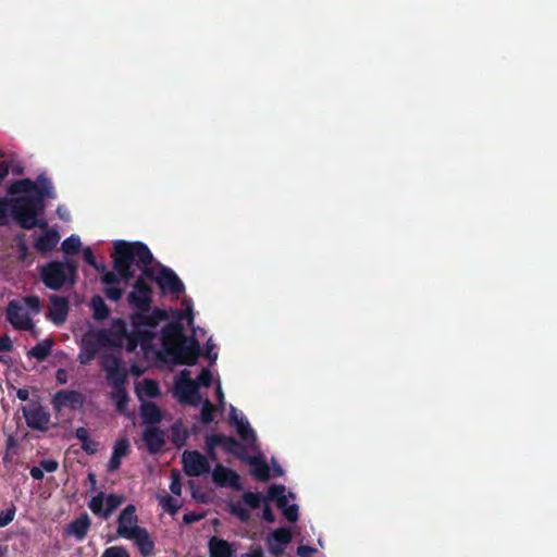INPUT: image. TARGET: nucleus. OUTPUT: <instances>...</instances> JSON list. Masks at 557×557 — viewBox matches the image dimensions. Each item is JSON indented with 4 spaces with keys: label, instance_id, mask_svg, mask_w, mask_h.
<instances>
[{
    "label": "nucleus",
    "instance_id": "6e6552de",
    "mask_svg": "<svg viewBox=\"0 0 557 557\" xmlns=\"http://www.w3.org/2000/svg\"><path fill=\"white\" fill-rule=\"evenodd\" d=\"M49 187L54 190L53 184L45 173L37 176L36 181L30 178L16 180L9 186V194L21 195V194H33L32 196H39L42 187Z\"/></svg>",
    "mask_w": 557,
    "mask_h": 557
},
{
    "label": "nucleus",
    "instance_id": "e433bc0d",
    "mask_svg": "<svg viewBox=\"0 0 557 557\" xmlns=\"http://www.w3.org/2000/svg\"><path fill=\"white\" fill-rule=\"evenodd\" d=\"M16 240V252L20 261L24 262L29 257V248L25 243V234H18Z\"/></svg>",
    "mask_w": 557,
    "mask_h": 557
},
{
    "label": "nucleus",
    "instance_id": "72a5a7b5",
    "mask_svg": "<svg viewBox=\"0 0 557 557\" xmlns=\"http://www.w3.org/2000/svg\"><path fill=\"white\" fill-rule=\"evenodd\" d=\"M111 399L114 401L116 410L124 412L129 399L125 386L114 387L111 393Z\"/></svg>",
    "mask_w": 557,
    "mask_h": 557
},
{
    "label": "nucleus",
    "instance_id": "412c9836",
    "mask_svg": "<svg viewBox=\"0 0 557 557\" xmlns=\"http://www.w3.org/2000/svg\"><path fill=\"white\" fill-rule=\"evenodd\" d=\"M165 432L159 426H147L143 432V441L151 455L160 453L165 445Z\"/></svg>",
    "mask_w": 557,
    "mask_h": 557
},
{
    "label": "nucleus",
    "instance_id": "9d476101",
    "mask_svg": "<svg viewBox=\"0 0 557 557\" xmlns=\"http://www.w3.org/2000/svg\"><path fill=\"white\" fill-rule=\"evenodd\" d=\"M157 285L162 294L180 296L185 292V285L177 274L172 269L160 263L158 268Z\"/></svg>",
    "mask_w": 557,
    "mask_h": 557
},
{
    "label": "nucleus",
    "instance_id": "1a4fd4ad",
    "mask_svg": "<svg viewBox=\"0 0 557 557\" xmlns=\"http://www.w3.org/2000/svg\"><path fill=\"white\" fill-rule=\"evenodd\" d=\"M101 368L107 374L108 382L114 387H124L128 371L122 366V360L115 356H106L101 360Z\"/></svg>",
    "mask_w": 557,
    "mask_h": 557
},
{
    "label": "nucleus",
    "instance_id": "20e7f679",
    "mask_svg": "<svg viewBox=\"0 0 557 557\" xmlns=\"http://www.w3.org/2000/svg\"><path fill=\"white\" fill-rule=\"evenodd\" d=\"M77 269V263L69 258L64 261L53 260L39 267V276L47 288L60 290L66 284L76 283Z\"/></svg>",
    "mask_w": 557,
    "mask_h": 557
},
{
    "label": "nucleus",
    "instance_id": "c85d7f7f",
    "mask_svg": "<svg viewBox=\"0 0 557 557\" xmlns=\"http://www.w3.org/2000/svg\"><path fill=\"white\" fill-rule=\"evenodd\" d=\"M91 521L89 516L84 512L78 518L73 520L69 527V533L73 534L78 541H83L90 528Z\"/></svg>",
    "mask_w": 557,
    "mask_h": 557
},
{
    "label": "nucleus",
    "instance_id": "58836bf2",
    "mask_svg": "<svg viewBox=\"0 0 557 557\" xmlns=\"http://www.w3.org/2000/svg\"><path fill=\"white\" fill-rule=\"evenodd\" d=\"M143 391L150 398H156L161 394L158 382L151 379L144 380Z\"/></svg>",
    "mask_w": 557,
    "mask_h": 557
},
{
    "label": "nucleus",
    "instance_id": "bf43d9fd",
    "mask_svg": "<svg viewBox=\"0 0 557 557\" xmlns=\"http://www.w3.org/2000/svg\"><path fill=\"white\" fill-rule=\"evenodd\" d=\"M262 518L269 523H273L275 521V515L268 504L264 505Z\"/></svg>",
    "mask_w": 557,
    "mask_h": 557
},
{
    "label": "nucleus",
    "instance_id": "f704fd0d",
    "mask_svg": "<svg viewBox=\"0 0 557 557\" xmlns=\"http://www.w3.org/2000/svg\"><path fill=\"white\" fill-rule=\"evenodd\" d=\"M82 246L81 238L77 235H71L65 238L61 245V249L66 256L76 255Z\"/></svg>",
    "mask_w": 557,
    "mask_h": 557
},
{
    "label": "nucleus",
    "instance_id": "2f4dec72",
    "mask_svg": "<svg viewBox=\"0 0 557 557\" xmlns=\"http://www.w3.org/2000/svg\"><path fill=\"white\" fill-rule=\"evenodd\" d=\"M52 339H44L37 343L29 351L28 356L37 359L38 361H44L50 354L53 346Z\"/></svg>",
    "mask_w": 557,
    "mask_h": 557
},
{
    "label": "nucleus",
    "instance_id": "79ce46f5",
    "mask_svg": "<svg viewBox=\"0 0 557 557\" xmlns=\"http://www.w3.org/2000/svg\"><path fill=\"white\" fill-rule=\"evenodd\" d=\"M230 511L243 522H247L250 519L249 510L239 503L231 505Z\"/></svg>",
    "mask_w": 557,
    "mask_h": 557
},
{
    "label": "nucleus",
    "instance_id": "dca6fc26",
    "mask_svg": "<svg viewBox=\"0 0 557 557\" xmlns=\"http://www.w3.org/2000/svg\"><path fill=\"white\" fill-rule=\"evenodd\" d=\"M84 404L85 396L78 391L61 389L52 398V405L55 410H61L65 407L71 410H78L84 407Z\"/></svg>",
    "mask_w": 557,
    "mask_h": 557
},
{
    "label": "nucleus",
    "instance_id": "052dcab7",
    "mask_svg": "<svg viewBox=\"0 0 557 557\" xmlns=\"http://www.w3.org/2000/svg\"><path fill=\"white\" fill-rule=\"evenodd\" d=\"M214 348V344L211 342V339H209L207 343H206V352H205V357L208 358L211 362H215L216 358H218V355L216 354H212V349Z\"/></svg>",
    "mask_w": 557,
    "mask_h": 557
},
{
    "label": "nucleus",
    "instance_id": "338daca9",
    "mask_svg": "<svg viewBox=\"0 0 557 557\" xmlns=\"http://www.w3.org/2000/svg\"><path fill=\"white\" fill-rule=\"evenodd\" d=\"M243 557H264L263 549L260 546H256L250 549L249 553L242 555Z\"/></svg>",
    "mask_w": 557,
    "mask_h": 557
},
{
    "label": "nucleus",
    "instance_id": "6ab92c4d",
    "mask_svg": "<svg viewBox=\"0 0 557 557\" xmlns=\"http://www.w3.org/2000/svg\"><path fill=\"white\" fill-rule=\"evenodd\" d=\"M290 541V530L287 528H278L267 537L268 550L271 555L278 557L284 553L285 547Z\"/></svg>",
    "mask_w": 557,
    "mask_h": 557
},
{
    "label": "nucleus",
    "instance_id": "de8ad7c7",
    "mask_svg": "<svg viewBox=\"0 0 557 557\" xmlns=\"http://www.w3.org/2000/svg\"><path fill=\"white\" fill-rule=\"evenodd\" d=\"M121 281H123V280L121 278V276H120V274L117 273L116 270H115V272L107 271V272L103 273V275H101V282L106 286L116 285Z\"/></svg>",
    "mask_w": 557,
    "mask_h": 557
},
{
    "label": "nucleus",
    "instance_id": "ddd939ff",
    "mask_svg": "<svg viewBox=\"0 0 557 557\" xmlns=\"http://www.w3.org/2000/svg\"><path fill=\"white\" fill-rule=\"evenodd\" d=\"M175 387L180 394V400L182 403L197 406L200 399L198 394V386L194 380L189 377V371L183 370L178 375Z\"/></svg>",
    "mask_w": 557,
    "mask_h": 557
},
{
    "label": "nucleus",
    "instance_id": "473e14b6",
    "mask_svg": "<svg viewBox=\"0 0 557 557\" xmlns=\"http://www.w3.org/2000/svg\"><path fill=\"white\" fill-rule=\"evenodd\" d=\"M236 431L240 440L248 445H252L257 441L255 431L251 429L248 421L240 419L236 425Z\"/></svg>",
    "mask_w": 557,
    "mask_h": 557
},
{
    "label": "nucleus",
    "instance_id": "e2e57ef3",
    "mask_svg": "<svg viewBox=\"0 0 557 557\" xmlns=\"http://www.w3.org/2000/svg\"><path fill=\"white\" fill-rule=\"evenodd\" d=\"M12 347V341L8 335L0 336V351H10Z\"/></svg>",
    "mask_w": 557,
    "mask_h": 557
},
{
    "label": "nucleus",
    "instance_id": "bb28decb",
    "mask_svg": "<svg viewBox=\"0 0 557 557\" xmlns=\"http://www.w3.org/2000/svg\"><path fill=\"white\" fill-rule=\"evenodd\" d=\"M140 417L148 426H157L163 418L161 409L152 401H146L141 405Z\"/></svg>",
    "mask_w": 557,
    "mask_h": 557
},
{
    "label": "nucleus",
    "instance_id": "c756f323",
    "mask_svg": "<svg viewBox=\"0 0 557 557\" xmlns=\"http://www.w3.org/2000/svg\"><path fill=\"white\" fill-rule=\"evenodd\" d=\"M245 460L252 467L251 474L261 482L270 479V469L268 463L259 456L249 457Z\"/></svg>",
    "mask_w": 557,
    "mask_h": 557
},
{
    "label": "nucleus",
    "instance_id": "0eeeda50",
    "mask_svg": "<svg viewBox=\"0 0 557 557\" xmlns=\"http://www.w3.org/2000/svg\"><path fill=\"white\" fill-rule=\"evenodd\" d=\"M133 288L134 289L127 296L128 304L133 308L138 309V311H149L152 302V287L144 277H138L135 281Z\"/></svg>",
    "mask_w": 557,
    "mask_h": 557
},
{
    "label": "nucleus",
    "instance_id": "774afa93",
    "mask_svg": "<svg viewBox=\"0 0 557 557\" xmlns=\"http://www.w3.org/2000/svg\"><path fill=\"white\" fill-rule=\"evenodd\" d=\"M29 473H30V476L34 480H38V481L42 480L44 475H45V473H44V471H42L40 466L39 467H32Z\"/></svg>",
    "mask_w": 557,
    "mask_h": 557
},
{
    "label": "nucleus",
    "instance_id": "f257e3e1",
    "mask_svg": "<svg viewBox=\"0 0 557 557\" xmlns=\"http://www.w3.org/2000/svg\"><path fill=\"white\" fill-rule=\"evenodd\" d=\"M113 268L117 271L124 283H129L135 276L133 268L135 261L141 268L145 280L148 278L157 283L158 270L150 267L153 256L148 246L141 242L128 243L125 240H116L113 244V252L111 255Z\"/></svg>",
    "mask_w": 557,
    "mask_h": 557
},
{
    "label": "nucleus",
    "instance_id": "a878e982",
    "mask_svg": "<svg viewBox=\"0 0 557 557\" xmlns=\"http://www.w3.org/2000/svg\"><path fill=\"white\" fill-rule=\"evenodd\" d=\"M129 454V443L127 438L122 437L116 440L112 455L107 465L108 472H114L120 469L122 463V458L126 457Z\"/></svg>",
    "mask_w": 557,
    "mask_h": 557
},
{
    "label": "nucleus",
    "instance_id": "c03bdc74",
    "mask_svg": "<svg viewBox=\"0 0 557 557\" xmlns=\"http://www.w3.org/2000/svg\"><path fill=\"white\" fill-rule=\"evenodd\" d=\"M16 507L12 504L5 510L0 511V528L7 527L15 517Z\"/></svg>",
    "mask_w": 557,
    "mask_h": 557
},
{
    "label": "nucleus",
    "instance_id": "f8f14e48",
    "mask_svg": "<svg viewBox=\"0 0 557 557\" xmlns=\"http://www.w3.org/2000/svg\"><path fill=\"white\" fill-rule=\"evenodd\" d=\"M107 339L108 337L104 331H99L95 335L84 337L78 354L79 363L84 366L89 364Z\"/></svg>",
    "mask_w": 557,
    "mask_h": 557
},
{
    "label": "nucleus",
    "instance_id": "37998d69",
    "mask_svg": "<svg viewBox=\"0 0 557 557\" xmlns=\"http://www.w3.org/2000/svg\"><path fill=\"white\" fill-rule=\"evenodd\" d=\"M101 557H131V555L124 546H111L104 549Z\"/></svg>",
    "mask_w": 557,
    "mask_h": 557
},
{
    "label": "nucleus",
    "instance_id": "f03ea898",
    "mask_svg": "<svg viewBox=\"0 0 557 557\" xmlns=\"http://www.w3.org/2000/svg\"><path fill=\"white\" fill-rule=\"evenodd\" d=\"M55 190L42 187L39 196H18L10 199V215L23 230L35 227L46 228L48 222L42 218L46 211V200L55 199Z\"/></svg>",
    "mask_w": 557,
    "mask_h": 557
},
{
    "label": "nucleus",
    "instance_id": "39448f33",
    "mask_svg": "<svg viewBox=\"0 0 557 557\" xmlns=\"http://www.w3.org/2000/svg\"><path fill=\"white\" fill-rule=\"evenodd\" d=\"M175 364L195 366L200 356V344L195 336L182 339L166 351Z\"/></svg>",
    "mask_w": 557,
    "mask_h": 557
},
{
    "label": "nucleus",
    "instance_id": "4be33fe9",
    "mask_svg": "<svg viewBox=\"0 0 557 557\" xmlns=\"http://www.w3.org/2000/svg\"><path fill=\"white\" fill-rule=\"evenodd\" d=\"M213 440L218 443V446L224 450V453L233 455L240 460L246 459V447L235 437L223 433H215Z\"/></svg>",
    "mask_w": 557,
    "mask_h": 557
},
{
    "label": "nucleus",
    "instance_id": "7c9ffc66",
    "mask_svg": "<svg viewBox=\"0 0 557 557\" xmlns=\"http://www.w3.org/2000/svg\"><path fill=\"white\" fill-rule=\"evenodd\" d=\"M90 308L95 320L102 321L110 315V309L100 295H94L91 297Z\"/></svg>",
    "mask_w": 557,
    "mask_h": 557
},
{
    "label": "nucleus",
    "instance_id": "69168bd1",
    "mask_svg": "<svg viewBox=\"0 0 557 557\" xmlns=\"http://www.w3.org/2000/svg\"><path fill=\"white\" fill-rule=\"evenodd\" d=\"M88 436H89V432L86 428L79 426L75 430V437L77 440H79L81 442H86Z\"/></svg>",
    "mask_w": 557,
    "mask_h": 557
},
{
    "label": "nucleus",
    "instance_id": "0e129e2a",
    "mask_svg": "<svg viewBox=\"0 0 557 557\" xmlns=\"http://www.w3.org/2000/svg\"><path fill=\"white\" fill-rule=\"evenodd\" d=\"M201 518H202V515H199V513L194 512V511H189V512H186V513L183 516V521H184L185 523L189 524V523H193V522L199 521Z\"/></svg>",
    "mask_w": 557,
    "mask_h": 557
},
{
    "label": "nucleus",
    "instance_id": "a19ab883",
    "mask_svg": "<svg viewBox=\"0 0 557 557\" xmlns=\"http://www.w3.org/2000/svg\"><path fill=\"white\" fill-rule=\"evenodd\" d=\"M160 505L166 512L171 515H175L181 507L177 500L170 495L161 497Z\"/></svg>",
    "mask_w": 557,
    "mask_h": 557
},
{
    "label": "nucleus",
    "instance_id": "603ef678",
    "mask_svg": "<svg viewBox=\"0 0 557 557\" xmlns=\"http://www.w3.org/2000/svg\"><path fill=\"white\" fill-rule=\"evenodd\" d=\"M212 383V374L208 369H202L197 377V386L209 387Z\"/></svg>",
    "mask_w": 557,
    "mask_h": 557
},
{
    "label": "nucleus",
    "instance_id": "4468645a",
    "mask_svg": "<svg viewBox=\"0 0 557 557\" xmlns=\"http://www.w3.org/2000/svg\"><path fill=\"white\" fill-rule=\"evenodd\" d=\"M7 320L10 324L21 331H32L34 322L25 308L16 300H11L7 307Z\"/></svg>",
    "mask_w": 557,
    "mask_h": 557
},
{
    "label": "nucleus",
    "instance_id": "6e6d98bb",
    "mask_svg": "<svg viewBox=\"0 0 557 557\" xmlns=\"http://www.w3.org/2000/svg\"><path fill=\"white\" fill-rule=\"evenodd\" d=\"M82 449L88 455H95L99 449V444L88 436L86 442H82Z\"/></svg>",
    "mask_w": 557,
    "mask_h": 557
},
{
    "label": "nucleus",
    "instance_id": "7ed1b4c3",
    "mask_svg": "<svg viewBox=\"0 0 557 557\" xmlns=\"http://www.w3.org/2000/svg\"><path fill=\"white\" fill-rule=\"evenodd\" d=\"M116 534L134 542L141 557H152L156 544L146 528L138 525L136 507L127 505L117 517Z\"/></svg>",
    "mask_w": 557,
    "mask_h": 557
},
{
    "label": "nucleus",
    "instance_id": "4c0bfd02",
    "mask_svg": "<svg viewBox=\"0 0 557 557\" xmlns=\"http://www.w3.org/2000/svg\"><path fill=\"white\" fill-rule=\"evenodd\" d=\"M214 419V407L209 399H205L200 412V420L203 424H209Z\"/></svg>",
    "mask_w": 557,
    "mask_h": 557
},
{
    "label": "nucleus",
    "instance_id": "b1692460",
    "mask_svg": "<svg viewBox=\"0 0 557 557\" xmlns=\"http://www.w3.org/2000/svg\"><path fill=\"white\" fill-rule=\"evenodd\" d=\"M168 314L162 309H154L150 314H145L143 311L132 314L131 321L133 326H140L143 329H153L165 320Z\"/></svg>",
    "mask_w": 557,
    "mask_h": 557
},
{
    "label": "nucleus",
    "instance_id": "a18cd8bd",
    "mask_svg": "<svg viewBox=\"0 0 557 557\" xmlns=\"http://www.w3.org/2000/svg\"><path fill=\"white\" fill-rule=\"evenodd\" d=\"M10 214V200L0 198V226L8 225Z\"/></svg>",
    "mask_w": 557,
    "mask_h": 557
},
{
    "label": "nucleus",
    "instance_id": "ea45409f",
    "mask_svg": "<svg viewBox=\"0 0 557 557\" xmlns=\"http://www.w3.org/2000/svg\"><path fill=\"white\" fill-rule=\"evenodd\" d=\"M213 438H214V434H209L205 438V450L207 454L206 457L208 458L209 461L216 460V458H218L216 450H215V448L218 447V443H215V441Z\"/></svg>",
    "mask_w": 557,
    "mask_h": 557
},
{
    "label": "nucleus",
    "instance_id": "cd10ccee",
    "mask_svg": "<svg viewBox=\"0 0 557 557\" xmlns=\"http://www.w3.org/2000/svg\"><path fill=\"white\" fill-rule=\"evenodd\" d=\"M210 557H232L234 548L226 540L212 536L208 542Z\"/></svg>",
    "mask_w": 557,
    "mask_h": 557
},
{
    "label": "nucleus",
    "instance_id": "aec40b11",
    "mask_svg": "<svg viewBox=\"0 0 557 557\" xmlns=\"http://www.w3.org/2000/svg\"><path fill=\"white\" fill-rule=\"evenodd\" d=\"M70 310L69 300L66 297L59 295L50 296V306L48 310V319L55 325H61L65 322Z\"/></svg>",
    "mask_w": 557,
    "mask_h": 557
},
{
    "label": "nucleus",
    "instance_id": "5701e85b",
    "mask_svg": "<svg viewBox=\"0 0 557 557\" xmlns=\"http://www.w3.org/2000/svg\"><path fill=\"white\" fill-rule=\"evenodd\" d=\"M154 338V334L151 330L143 329L140 326H133V330L125 336L126 345L125 348L128 352H134L138 345H148Z\"/></svg>",
    "mask_w": 557,
    "mask_h": 557
},
{
    "label": "nucleus",
    "instance_id": "09e8293b",
    "mask_svg": "<svg viewBox=\"0 0 557 557\" xmlns=\"http://www.w3.org/2000/svg\"><path fill=\"white\" fill-rule=\"evenodd\" d=\"M103 293L108 299L112 301H119L123 297L124 290L120 287L112 285L106 286Z\"/></svg>",
    "mask_w": 557,
    "mask_h": 557
},
{
    "label": "nucleus",
    "instance_id": "3c124183",
    "mask_svg": "<svg viewBox=\"0 0 557 557\" xmlns=\"http://www.w3.org/2000/svg\"><path fill=\"white\" fill-rule=\"evenodd\" d=\"M23 301L34 313H38L40 311L41 305L38 296H26L23 298Z\"/></svg>",
    "mask_w": 557,
    "mask_h": 557
},
{
    "label": "nucleus",
    "instance_id": "9b49d317",
    "mask_svg": "<svg viewBox=\"0 0 557 557\" xmlns=\"http://www.w3.org/2000/svg\"><path fill=\"white\" fill-rule=\"evenodd\" d=\"M182 463L188 476H199L211 470L208 458L198 450H185L182 455Z\"/></svg>",
    "mask_w": 557,
    "mask_h": 557
},
{
    "label": "nucleus",
    "instance_id": "393cba45",
    "mask_svg": "<svg viewBox=\"0 0 557 557\" xmlns=\"http://www.w3.org/2000/svg\"><path fill=\"white\" fill-rule=\"evenodd\" d=\"M45 232L36 238L34 248L41 255L51 252L60 242V235L57 230L44 228Z\"/></svg>",
    "mask_w": 557,
    "mask_h": 557
},
{
    "label": "nucleus",
    "instance_id": "8fccbe9b",
    "mask_svg": "<svg viewBox=\"0 0 557 557\" xmlns=\"http://www.w3.org/2000/svg\"><path fill=\"white\" fill-rule=\"evenodd\" d=\"M285 486L282 484H273L268 490V498L272 500H277L281 496L285 495Z\"/></svg>",
    "mask_w": 557,
    "mask_h": 557
},
{
    "label": "nucleus",
    "instance_id": "f3484780",
    "mask_svg": "<svg viewBox=\"0 0 557 557\" xmlns=\"http://www.w3.org/2000/svg\"><path fill=\"white\" fill-rule=\"evenodd\" d=\"M213 482L221 487H232L233 490L240 491L243 485L240 483L239 474L231 468L218 463L212 472Z\"/></svg>",
    "mask_w": 557,
    "mask_h": 557
},
{
    "label": "nucleus",
    "instance_id": "680f3d73",
    "mask_svg": "<svg viewBox=\"0 0 557 557\" xmlns=\"http://www.w3.org/2000/svg\"><path fill=\"white\" fill-rule=\"evenodd\" d=\"M315 549L308 545H299L297 548V554L300 557H311Z\"/></svg>",
    "mask_w": 557,
    "mask_h": 557
},
{
    "label": "nucleus",
    "instance_id": "4d7b16f0",
    "mask_svg": "<svg viewBox=\"0 0 557 557\" xmlns=\"http://www.w3.org/2000/svg\"><path fill=\"white\" fill-rule=\"evenodd\" d=\"M40 467H41L44 473L45 472L51 473V472H54L58 470L59 462L54 459H44L40 461Z\"/></svg>",
    "mask_w": 557,
    "mask_h": 557
},
{
    "label": "nucleus",
    "instance_id": "c9c22d12",
    "mask_svg": "<svg viewBox=\"0 0 557 557\" xmlns=\"http://www.w3.org/2000/svg\"><path fill=\"white\" fill-rule=\"evenodd\" d=\"M244 503L251 509H258L261 506V503L264 500L263 496L259 492H245L243 494Z\"/></svg>",
    "mask_w": 557,
    "mask_h": 557
},
{
    "label": "nucleus",
    "instance_id": "49530a36",
    "mask_svg": "<svg viewBox=\"0 0 557 557\" xmlns=\"http://www.w3.org/2000/svg\"><path fill=\"white\" fill-rule=\"evenodd\" d=\"M113 334L119 338H125L128 333L126 323L123 319H115L112 325Z\"/></svg>",
    "mask_w": 557,
    "mask_h": 557
},
{
    "label": "nucleus",
    "instance_id": "13d9d810",
    "mask_svg": "<svg viewBox=\"0 0 557 557\" xmlns=\"http://www.w3.org/2000/svg\"><path fill=\"white\" fill-rule=\"evenodd\" d=\"M83 258L86 263H88L91 267H96L97 260L90 247H86L83 250Z\"/></svg>",
    "mask_w": 557,
    "mask_h": 557
},
{
    "label": "nucleus",
    "instance_id": "5fc2aeb1",
    "mask_svg": "<svg viewBox=\"0 0 557 557\" xmlns=\"http://www.w3.org/2000/svg\"><path fill=\"white\" fill-rule=\"evenodd\" d=\"M284 517L289 521V522H296L299 518V513H298V505L296 504H292L289 505L285 510L282 511Z\"/></svg>",
    "mask_w": 557,
    "mask_h": 557
},
{
    "label": "nucleus",
    "instance_id": "864d4df0",
    "mask_svg": "<svg viewBox=\"0 0 557 557\" xmlns=\"http://www.w3.org/2000/svg\"><path fill=\"white\" fill-rule=\"evenodd\" d=\"M170 491L174 495H177V496H180L182 494V483H181V479H180V473L176 471L172 472Z\"/></svg>",
    "mask_w": 557,
    "mask_h": 557
},
{
    "label": "nucleus",
    "instance_id": "423d86ee",
    "mask_svg": "<svg viewBox=\"0 0 557 557\" xmlns=\"http://www.w3.org/2000/svg\"><path fill=\"white\" fill-rule=\"evenodd\" d=\"M124 500L123 495L111 493L104 497V493L100 492L89 500L88 507L94 515L108 519Z\"/></svg>",
    "mask_w": 557,
    "mask_h": 557
},
{
    "label": "nucleus",
    "instance_id": "a211bd4d",
    "mask_svg": "<svg viewBox=\"0 0 557 557\" xmlns=\"http://www.w3.org/2000/svg\"><path fill=\"white\" fill-rule=\"evenodd\" d=\"M186 337L182 322L172 321L162 327L160 341L164 351L166 352L182 339H186Z\"/></svg>",
    "mask_w": 557,
    "mask_h": 557
},
{
    "label": "nucleus",
    "instance_id": "2eb2a0df",
    "mask_svg": "<svg viewBox=\"0 0 557 557\" xmlns=\"http://www.w3.org/2000/svg\"><path fill=\"white\" fill-rule=\"evenodd\" d=\"M22 410L26 423L30 429L41 432L49 429L50 413L42 406L34 404L23 407Z\"/></svg>",
    "mask_w": 557,
    "mask_h": 557
}]
</instances>
